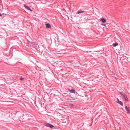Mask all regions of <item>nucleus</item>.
<instances>
[{
    "label": "nucleus",
    "mask_w": 130,
    "mask_h": 130,
    "mask_svg": "<svg viewBox=\"0 0 130 130\" xmlns=\"http://www.w3.org/2000/svg\"><path fill=\"white\" fill-rule=\"evenodd\" d=\"M87 19H88V20H90V19H88V18H87Z\"/></svg>",
    "instance_id": "f3484780"
},
{
    "label": "nucleus",
    "mask_w": 130,
    "mask_h": 130,
    "mask_svg": "<svg viewBox=\"0 0 130 130\" xmlns=\"http://www.w3.org/2000/svg\"><path fill=\"white\" fill-rule=\"evenodd\" d=\"M24 7H25L27 9V10H29L31 11H32V10L30 8L26 5H24Z\"/></svg>",
    "instance_id": "423d86ee"
},
{
    "label": "nucleus",
    "mask_w": 130,
    "mask_h": 130,
    "mask_svg": "<svg viewBox=\"0 0 130 130\" xmlns=\"http://www.w3.org/2000/svg\"><path fill=\"white\" fill-rule=\"evenodd\" d=\"M101 25H103L105 27H106V24H104V23H101Z\"/></svg>",
    "instance_id": "ddd939ff"
},
{
    "label": "nucleus",
    "mask_w": 130,
    "mask_h": 130,
    "mask_svg": "<svg viewBox=\"0 0 130 130\" xmlns=\"http://www.w3.org/2000/svg\"><path fill=\"white\" fill-rule=\"evenodd\" d=\"M123 97L124 99L126 101H128V99L127 98V95L126 94H124V95L123 96Z\"/></svg>",
    "instance_id": "7ed1b4c3"
},
{
    "label": "nucleus",
    "mask_w": 130,
    "mask_h": 130,
    "mask_svg": "<svg viewBox=\"0 0 130 130\" xmlns=\"http://www.w3.org/2000/svg\"><path fill=\"white\" fill-rule=\"evenodd\" d=\"M121 106H123V103L122 102L120 101H119V102H117Z\"/></svg>",
    "instance_id": "9d476101"
},
{
    "label": "nucleus",
    "mask_w": 130,
    "mask_h": 130,
    "mask_svg": "<svg viewBox=\"0 0 130 130\" xmlns=\"http://www.w3.org/2000/svg\"><path fill=\"white\" fill-rule=\"evenodd\" d=\"M129 126H130V125H129Z\"/></svg>",
    "instance_id": "6ab92c4d"
},
{
    "label": "nucleus",
    "mask_w": 130,
    "mask_h": 130,
    "mask_svg": "<svg viewBox=\"0 0 130 130\" xmlns=\"http://www.w3.org/2000/svg\"><path fill=\"white\" fill-rule=\"evenodd\" d=\"M67 17V19H68V20L69 19V17Z\"/></svg>",
    "instance_id": "a211bd4d"
},
{
    "label": "nucleus",
    "mask_w": 130,
    "mask_h": 130,
    "mask_svg": "<svg viewBox=\"0 0 130 130\" xmlns=\"http://www.w3.org/2000/svg\"><path fill=\"white\" fill-rule=\"evenodd\" d=\"M44 125L45 126L51 128L54 127V126L53 125L48 123H45Z\"/></svg>",
    "instance_id": "f257e3e1"
},
{
    "label": "nucleus",
    "mask_w": 130,
    "mask_h": 130,
    "mask_svg": "<svg viewBox=\"0 0 130 130\" xmlns=\"http://www.w3.org/2000/svg\"><path fill=\"white\" fill-rule=\"evenodd\" d=\"M117 101H116V102L117 103V102H119L120 101H119V100L118 98H117Z\"/></svg>",
    "instance_id": "dca6fc26"
},
{
    "label": "nucleus",
    "mask_w": 130,
    "mask_h": 130,
    "mask_svg": "<svg viewBox=\"0 0 130 130\" xmlns=\"http://www.w3.org/2000/svg\"><path fill=\"white\" fill-rule=\"evenodd\" d=\"M125 108L127 111V113L128 114L129 113H130V110L129 108L127 106H125Z\"/></svg>",
    "instance_id": "0eeeda50"
},
{
    "label": "nucleus",
    "mask_w": 130,
    "mask_h": 130,
    "mask_svg": "<svg viewBox=\"0 0 130 130\" xmlns=\"http://www.w3.org/2000/svg\"><path fill=\"white\" fill-rule=\"evenodd\" d=\"M120 93L123 96V95H124V94H123V93L122 92H120Z\"/></svg>",
    "instance_id": "4468645a"
},
{
    "label": "nucleus",
    "mask_w": 130,
    "mask_h": 130,
    "mask_svg": "<svg viewBox=\"0 0 130 130\" xmlns=\"http://www.w3.org/2000/svg\"><path fill=\"white\" fill-rule=\"evenodd\" d=\"M46 27L47 28H51V26L50 25L49 23H47L46 24Z\"/></svg>",
    "instance_id": "6e6552de"
},
{
    "label": "nucleus",
    "mask_w": 130,
    "mask_h": 130,
    "mask_svg": "<svg viewBox=\"0 0 130 130\" xmlns=\"http://www.w3.org/2000/svg\"><path fill=\"white\" fill-rule=\"evenodd\" d=\"M84 11H82V10H79L76 13L79 14V13H84Z\"/></svg>",
    "instance_id": "1a4fd4ad"
},
{
    "label": "nucleus",
    "mask_w": 130,
    "mask_h": 130,
    "mask_svg": "<svg viewBox=\"0 0 130 130\" xmlns=\"http://www.w3.org/2000/svg\"><path fill=\"white\" fill-rule=\"evenodd\" d=\"M100 21L103 23H104L106 22V20L102 18L101 19Z\"/></svg>",
    "instance_id": "20e7f679"
},
{
    "label": "nucleus",
    "mask_w": 130,
    "mask_h": 130,
    "mask_svg": "<svg viewBox=\"0 0 130 130\" xmlns=\"http://www.w3.org/2000/svg\"><path fill=\"white\" fill-rule=\"evenodd\" d=\"M68 90L71 93H75V91L74 89H72L70 90L69 89H68Z\"/></svg>",
    "instance_id": "39448f33"
},
{
    "label": "nucleus",
    "mask_w": 130,
    "mask_h": 130,
    "mask_svg": "<svg viewBox=\"0 0 130 130\" xmlns=\"http://www.w3.org/2000/svg\"><path fill=\"white\" fill-rule=\"evenodd\" d=\"M68 123L66 121L62 122L61 124V125L63 126H65L67 125Z\"/></svg>",
    "instance_id": "f03ea898"
},
{
    "label": "nucleus",
    "mask_w": 130,
    "mask_h": 130,
    "mask_svg": "<svg viewBox=\"0 0 130 130\" xmlns=\"http://www.w3.org/2000/svg\"><path fill=\"white\" fill-rule=\"evenodd\" d=\"M118 45V44L117 43H113L112 44V46H113V47H116Z\"/></svg>",
    "instance_id": "9b49d317"
},
{
    "label": "nucleus",
    "mask_w": 130,
    "mask_h": 130,
    "mask_svg": "<svg viewBox=\"0 0 130 130\" xmlns=\"http://www.w3.org/2000/svg\"><path fill=\"white\" fill-rule=\"evenodd\" d=\"M24 78L22 77L21 78H20V79L21 80H23L24 79Z\"/></svg>",
    "instance_id": "2eb2a0df"
},
{
    "label": "nucleus",
    "mask_w": 130,
    "mask_h": 130,
    "mask_svg": "<svg viewBox=\"0 0 130 130\" xmlns=\"http://www.w3.org/2000/svg\"><path fill=\"white\" fill-rule=\"evenodd\" d=\"M69 105L71 107H73L74 106V105L72 104H69Z\"/></svg>",
    "instance_id": "f8f14e48"
}]
</instances>
